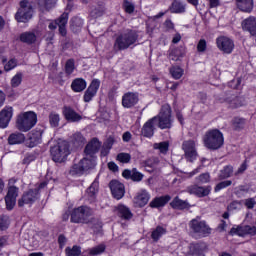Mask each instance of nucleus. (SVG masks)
Instances as JSON below:
<instances>
[{"label": "nucleus", "instance_id": "nucleus-37", "mask_svg": "<svg viewBox=\"0 0 256 256\" xmlns=\"http://www.w3.org/2000/svg\"><path fill=\"white\" fill-rule=\"evenodd\" d=\"M116 213L118 217H121V219H131V217H133L131 210H129V208H127L125 205H118L116 208Z\"/></svg>", "mask_w": 256, "mask_h": 256}, {"label": "nucleus", "instance_id": "nucleus-6", "mask_svg": "<svg viewBox=\"0 0 256 256\" xmlns=\"http://www.w3.org/2000/svg\"><path fill=\"white\" fill-rule=\"evenodd\" d=\"M93 215V209L87 206H80L71 212V223H89V218Z\"/></svg>", "mask_w": 256, "mask_h": 256}, {"label": "nucleus", "instance_id": "nucleus-46", "mask_svg": "<svg viewBox=\"0 0 256 256\" xmlns=\"http://www.w3.org/2000/svg\"><path fill=\"white\" fill-rule=\"evenodd\" d=\"M232 127L235 131H241V129H243L245 127V119L235 117L232 120Z\"/></svg>", "mask_w": 256, "mask_h": 256}, {"label": "nucleus", "instance_id": "nucleus-59", "mask_svg": "<svg viewBox=\"0 0 256 256\" xmlns=\"http://www.w3.org/2000/svg\"><path fill=\"white\" fill-rule=\"evenodd\" d=\"M9 227V217L1 216L0 217V229L1 231H5Z\"/></svg>", "mask_w": 256, "mask_h": 256}, {"label": "nucleus", "instance_id": "nucleus-30", "mask_svg": "<svg viewBox=\"0 0 256 256\" xmlns=\"http://www.w3.org/2000/svg\"><path fill=\"white\" fill-rule=\"evenodd\" d=\"M243 31H248L249 33H256V18L249 17L242 22Z\"/></svg>", "mask_w": 256, "mask_h": 256}, {"label": "nucleus", "instance_id": "nucleus-56", "mask_svg": "<svg viewBox=\"0 0 256 256\" xmlns=\"http://www.w3.org/2000/svg\"><path fill=\"white\" fill-rule=\"evenodd\" d=\"M73 141L76 145H83V143H85V138L81 133L77 132L73 135Z\"/></svg>", "mask_w": 256, "mask_h": 256}, {"label": "nucleus", "instance_id": "nucleus-23", "mask_svg": "<svg viewBox=\"0 0 256 256\" xmlns=\"http://www.w3.org/2000/svg\"><path fill=\"white\" fill-rule=\"evenodd\" d=\"M149 199H151V194H149L147 190L142 189L134 197V203L139 207H145V205L149 203Z\"/></svg>", "mask_w": 256, "mask_h": 256}, {"label": "nucleus", "instance_id": "nucleus-58", "mask_svg": "<svg viewBox=\"0 0 256 256\" xmlns=\"http://www.w3.org/2000/svg\"><path fill=\"white\" fill-rule=\"evenodd\" d=\"M198 53H205L207 51V41L205 39H201L197 44Z\"/></svg>", "mask_w": 256, "mask_h": 256}, {"label": "nucleus", "instance_id": "nucleus-35", "mask_svg": "<svg viewBox=\"0 0 256 256\" xmlns=\"http://www.w3.org/2000/svg\"><path fill=\"white\" fill-rule=\"evenodd\" d=\"M226 103L230 109H237L239 107H243V98L230 96L226 99Z\"/></svg>", "mask_w": 256, "mask_h": 256}, {"label": "nucleus", "instance_id": "nucleus-17", "mask_svg": "<svg viewBox=\"0 0 256 256\" xmlns=\"http://www.w3.org/2000/svg\"><path fill=\"white\" fill-rule=\"evenodd\" d=\"M137 103H139V93L137 92H126L122 96V106L125 109H131L135 107Z\"/></svg>", "mask_w": 256, "mask_h": 256}, {"label": "nucleus", "instance_id": "nucleus-36", "mask_svg": "<svg viewBox=\"0 0 256 256\" xmlns=\"http://www.w3.org/2000/svg\"><path fill=\"white\" fill-rule=\"evenodd\" d=\"M38 3V7L40 11H50V9H53L55 7V3H57V0H36Z\"/></svg>", "mask_w": 256, "mask_h": 256}, {"label": "nucleus", "instance_id": "nucleus-19", "mask_svg": "<svg viewBox=\"0 0 256 256\" xmlns=\"http://www.w3.org/2000/svg\"><path fill=\"white\" fill-rule=\"evenodd\" d=\"M13 117V107L6 106L0 112V129H6Z\"/></svg>", "mask_w": 256, "mask_h": 256}, {"label": "nucleus", "instance_id": "nucleus-54", "mask_svg": "<svg viewBox=\"0 0 256 256\" xmlns=\"http://www.w3.org/2000/svg\"><path fill=\"white\" fill-rule=\"evenodd\" d=\"M75 71V61L73 59H70L66 62L65 66V72L67 75H71Z\"/></svg>", "mask_w": 256, "mask_h": 256}, {"label": "nucleus", "instance_id": "nucleus-12", "mask_svg": "<svg viewBox=\"0 0 256 256\" xmlns=\"http://www.w3.org/2000/svg\"><path fill=\"white\" fill-rule=\"evenodd\" d=\"M17 197H19V188L17 186H8L7 194L4 198L6 203V209L8 211H13L15 205L17 204Z\"/></svg>", "mask_w": 256, "mask_h": 256}, {"label": "nucleus", "instance_id": "nucleus-44", "mask_svg": "<svg viewBox=\"0 0 256 256\" xmlns=\"http://www.w3.org/2000/svg\"><path fill=\"white\" fill-rule=\"evenodd\" d=\"M231 175H233V166L227 165L220 171V174L218 177L219 179H229Z\"/></svg>", "mask_w": 256, "mask_h": 256}, {"label": "nucleus", "instance_id": "nucleus-11", "mask_svg": "<svg viewBox=\"0 0 256 256\" xmlns=\"http://www.w3.org/2000/svg\"><path fill=\"white\" fill-rule=\"evenodd\" d=\"M182 149L184 151V157L190 163H193L197 159V142L195 140H186L182 143Z\"/></svg>", "mask_w": 256, "mask_h": 256}, {"label": "nucleus", "instance_id": "nucleus-43", "mask_svg": "<svg viewBox=\"0 0 256 256\" xmlns=\"http://www.w3.org/2000/svg\"><path fill=\"white\" fill-rule=\"evenodd\" d=\"M20 41H22V43H35V41H37V36H35L34 33H23L20 35Z\"/></svg>", "mask_w": 256, "mask_h": 256}, {"label": "nucleus", "instance_id": "nucleus-50", "mask_svg": "<svg viewBox=\"0 0 256 256\" xmlns=\"http://www.w3.org/2000/svg\"><path fill=\"white\" fill-rule=\"evenodd\" d=\"M23 81V73L18 72L15 76L11 79V86L12 87H19L21 82Z\"/></svg>", "mask_w": 256, "mask_h": 256}, {"label": "nucleus", "instance_id": "nucleus-26", "mask_svg": "<svg viewBox=\"0 0 256 256\" xmlns=\"http://www.w3.org/2000/svg\"><path fill=\"white\" fill-rule=\"evenodd\" d=\"M236 7L243 13H251L254 7V0H235Z\"/></svg>", "mask_w": 256, "mask_h": 256}, {"label": "nucleus", "instance_id": "nucleus-63", "mask_svg": "<svg viewBox=\"0 0 256 256\" xmlns=\"http://www.w3.org/2000/svg\"><path fill=\"white\" fill-rule=\"evenodd\" d=\"M241 209V203L234 201L228 205V211H237Z\"/></svg>", "mask_w": 256, "mask_h": 256}, {"label": "nucleus", "instance_id": "nucleus-13", "mask_svg": "<svg viewBox=\"0 0 256 256\" xmlns=\"http://www.w3.org/2000/svg\"><path fill=\"white\" fill-rule=\"evenodd\" d=\"M157 117H152L148 119L142 126L140 135L146 137V139H151L155 135V130L157 129Z\"/></svg>", "mask_w": 256, "mask_h": 256}, {"label": "nucleus", "instance_id": "nucleus-53", "mask_svg": "<svg viewBox=\"0 0 256 256\" xmlns=\"http://www.w3.org/2000/svg\"><path fill=\"white\" fill-rule=\"evenodd\" d=\"M209 181H211V175H209V173H203L196 177V182L202 185L205 183H209Z\"/></svg>", "mask_w": 256, "mask_h": 256}, {"label": "nucleus", "instance_id": "nucleus-38", "mask_svg": "<svg viewBox=\"0 0 256 256\" xmlns=\"http://www.w3.org/2000/svg\"><path fill=\"white\" fill-rule=\"evenodd\" d=\"M98 191H99V183L93 182L86 191V195L89 201L91 202L95 201Z\"/></svg>", "mask_w": 256, "mask_h": 256}, {"label": "nucleus", "instance_id": "nucleus-4", "mask_svg": "<svg viewBox=\"0 0 256 256\" xmlns=\"http://www.w3.org/2000/svg\"><path fill=\"white\" fill-rule=\"evenodd\" d=\"M51 156L55 163H63L69 156V143L67 141H60L50 150Z\"/></svg>", "mask_w": 256, "mask_h": 256}, {"label": "nucleus", "instance_id": "nucleus-49", "mask_svg": "<svg viewBox=\"0 0 256 256\" xmlns=\"http://www.w3.org/2000/svg\"><path fill=\"white\" fill-rule=\"evenodd\" d=\"M123 9L125 13H128L129 15H131L135 12V4H133L129 0H124Z\"/></svg>", "mask_w": 256, "mask_h": 256}, {"label": "nucleus", "instance_id": "nucleus-5", "mask_svg": "<svg viewBox=\"0 0 256 256\" xmlns=\"http://www.w3.org/2000/svg\"><path fill=\"white\" fill-rule=\"evenodd\" d=\"M137 43V34L124 33L116 37L114 42V51H125L129 49L131 45Z\"/></svg>", "mask_w": 256, "mask_h": 256}, {"label": "nucleus", "instance_id": "nucleus-18", "mask_svg": "<svg viewBox=\"0 0 256 256\" xmlns=\"http://www.w3.org/2000/svg\"><path fill=\"white\" fill-rule=\"evenodd\" d=\"M101 86V81L94 79L92 80L91 84L87 88L84 93V101L85 103H89L93 100V97L97 95V91H99V87Z\"/></svg>", "mask_w": 256, "mask_h": 256}, {"label": "nucleus", "instance_id": "nucleus-27", "mask_svg": "<svg viewBox=\"0 0 256 256\" xmlns=\"http://www.w3.org/2000/svg\"><path fill=\"white\" fill-rule=\"evenodd\" d=\"M169 201H171V196L169 195L160 196V197L154 198L150 202L149 206L152 207V209H159V207H165V205H167Z\"/></svg>", "mask_w": 256, "mask_h": 256}, {"label": "nucleus", "instance_id": "nucleus-9", "mask_svg": "<svg viewBox=\"0 0 256 256\" xmlns=\"http://www.w3.org/2000/svg\"><path fill=\"white\" fill-rule=\"evenodd\" d=\"M33 17V9L27 0H23L20 2V8L16 13V20L18 23H27L29 19Z\"/></svg>", "mask_w": 256, "mask_h": 256}, {"label": "nucleus", "instance_id": "nucleus-48", "mask_svg": "<svg viewBox=\"0 0 256 256\" xmlns=\"http://www.w3.org/2000/svg\"><path fill=\"white\" fill-rule=\"evenodd\" d=\"M65 253L67 256H80L81 247L79 246H73L72 248L68 247L65 249Z\"/></svg>", "mask_w": 256, "mask_h": 256}, {"label": "nucleus", "instance_id": "nucleus-22", "mask_svg": "<svg viewBox=\"0 0 256 256\" xmlns=\"http://www.w3.org/2000/svg\"><path fill=\"white\" fill-rule=\"evenodd\" d=\"M187 191L190 193V195H196L197 197H207V195L211 193V186L192 185L187 188Z\"/></svg>", "mask_w": 256, "mask_h": 256}, {"label": "nucleus", "instance_id": "nucleus-16", "mask_svg": "<svg viewBox=\"0 0 256 256\" xmlns=\"http://www.w3.org/2000/svg\"><path fill=\"white\" fill-rule=\"evenodd\" d=\"M230 234L238 235L239 237H246V235H250V237H255L256 226H251V225L237 226L236 228H232L230 230Z\"/></svg>", "mask_w": 256, "mask_h": 256}, {"label": "nucleus", "instance_id": "nucleus-64", "mask_svg": "<svg viewBox=\"0 0 256 256\" xmlns=\"http://www.w3.org/2000/svg\"><path fill=\"white\" fill-rule=\"evenodd\" d=\"M244 205H245V207H247V209H253V207H255V205H256L255 198L246 199L244 202Z\"/></svg>", "mask_w": 256, "mask_h": 256}, {"label": "nucleus", "instance_id": "nucleus-62", "mask_svg": "<svg viewBox=\"0 0 256 256\" xmlns=\"http://www.w3.org/2000/svg\"><path fill=\"white\" fill-rule=\"evenodd\" d=\"M188 253L189 255H197L199 253V244H190Z\"/></svg>", "mask_w": 256, "mask_h": 256}, {"label": "nucleus", "instance_id": "nucleus-33", "mask_svg": "<svg viewBox=\"0 0 256 256\" xmlns=\"http://www.w3.org/2000/svg\"><path fill=\"white\" fill-rule=\"evenodd\" d=\"M105 15V4L100 3L93 7V9L90 11V17L92 19H99V17H103Z\"/></svg>", "mask_w": 256, "mask_h": 256}, {"label": "nucleus", "instance_id": "nucleus-40", "mask_svg": "<svg viewBox=\"0 0 256 256\" xmlns=\"http://www.w3.org/2000/svg\"><path fill=\"white\" fill-rule=\"evenodd\" d=\"M153 149L159 151L162 155H167L169 152V141H163L160 143H154Z\"/></svg>", "mask_w": 256, "mask_h": 256}, {"label": "nucleus", "instance_id": "nucleus-24", "mask_svg": "<svg viewBox=\"0 0 256 256\" xmlns=\"http://www.w3.org/2000/svg\"><path fill=\"white\" fill-rule=\"evenodd\" d=\"M122 176L124 177V179H131L136 183L143 181V177H144L143 173L139 172L137 168H133L132 170H124L122 173Z\"/></svg>", "mask_w": 256, "mask_h": 256}, {"label": "nucleus", "instance_id": "nucleus-21", "mask_svg": "<svg viewBox=\"0 0 256 256\" xmlns=\"http://www.w3.org/2000/svg\"><path fill=\"white\" fill-rule=\"evenodd\" d=\"M62 115L64 116V119L66 121H69L70 123H77L83 119V117L77 113L73 108L69 106H64L62 109Z\"/></svg>", "mask_w": 256, "mask_h": 256}, {"label": "nucleus", "instance_id": "nucleus-57", "mask_svg": "<svg viewBox=\"0 0 256 256\" xmlns=\"http://www.w3.org/2000/svg\"><path fill=\"white\" fill-rule=\"evenodd\" d=\"M183 55H185V52H179L178 49L172 51V53L170 54V59L172 61H179V59H181V57H183Z\"/></svg>", "mask_w": 256, "mask_h": 256}, {"label": "nucleus", "instance_id": "nucleus-42", "mask_svg": "<svg viewBox=\"0 0 256 256\" xmlns=\"http://www.w3.org/2000/svg\"><path fill=\"white\" fill-rule=\"evenodd\" d=\"M48 119L51 127H59V123L61 122V115L59 113L55 111L50 112Z\"/></svg>", "mask_w": 256, "mask_h": 256}, {"label": "nucleus", "instance_id": "nucleus-28", "mask_svg": "<svg viewBox=\"0 0 256 256\" xmlns=\"http://www.w3.org/2000/svg\"><path fill=\"white\" fill-rule=\"evenodd\" d=\"M71 89L74 93H81V91L87 89V81L83 78H76L72 81Z\"/></svg>", "mask_w": 256, "mask_h": 256}, {"label": "nucleus", "instance_id": "nucleus-34", "mask_svg": "<svg viewBox=\"0 0 256 256\" xmlns=\"http://www.w3.org/2000/svg\"><path fill=\"white\" fill-rule=\"evenodd\" d=\"M144 167L146 171H149L150 173L155 171L157 167H159V158L157 157H151L144 161Z\"/></svg>", "mask_w": 256, "mask_h": 256}, {"label": "nucleus", "instance_id": "nucleus-1", "mask_svg": "<svg viewBox=\"0 0 256 256\" xmlns=\"http://www.w3.org/2000/svg\"><path fill=\"white\" fill-rule=\"evenodd\" d=\"M203 141L204 146L207 149L216 151L217 149H221V147H223V143H225V138L223 137V132L217 129H213L205 133Z\"/></svg>", "mask_w": 256, "mask_h": 256}, {"label": "nucleus", "instance_id": "nucleus-31", "mask_svg": "<svg viewBox=\"0 0 256 256\" xmlns=\"http://www.w3.org/2000/svg\"><path fill=\"white\" fill-rule=\"evenodd\" d=\"M9 145H21V143H25V134L20 132H15L9 135L8 137Z\"/></svg>", "mask_w": 256, "mask_h": 256}, {"label": "nucleus", "instance_id": "nucleus-10", "mask_svg": "<svg viewBox=\"0 0 256 256\" xmlns=\"http://www.w3.org/2000/svg\"><path fill=\"white\" fill-rule=\"evenodd\" d=\"M216 46L217 49L225 55H231L235 50V42L227 36H219L216 38Z\"/></svg>", "mask_w": 256, "mask_h": 256}, {"label": "nucleus", "instance_id": "nucleus-25", "mask_svg": "<svg viewBox=\"0 0 256 256\" xmlns=\"http://www.w3.org/2000/svg\"><path fill=\"white\" fill-rule=\"evenodd\" d=\"M99 149H101V143H100L99 139L93 138L86 145L85 153H86V155H90L89 159H91V157H93L92 155H95V153H97V151H99Z\"/></svg>", "mask_w": 256, "mask_h": 256}, {"label": "nucleus", "instance_id": "nucleus-14", "mask_svg": "<svg viewBox=\"0 0 256 256\" xmlns=\"http://www.w3.org/2000/svg\"><path fill=\"white\" fill-rule=\"evenodd\" d=\"M69 21V14L64 12L58 19L49 23L48 28L50 31H55L59 28V33H65L67 31V22Z\"/></svg>", "mask_w": 256, "mask_h": 256}, {"label": "nucleus", "instance_id": "nucleus-15", "mask_svg": "<svg viewBox=\"0 0 256 256\" xmlns=\"http://www.w3.org/2000/svg\"><path fill=\"white\" fill-rule=\"evenodd\" d=\"M39 199V190H29L24 192L21 198L18 200V206L25 207V205H33L35 201Z\"/></svg>", "mask_w": 256, "mask_h": 256}, {"label": "nucleus", "instance_id": "nucleus-45", "mask_svg": "<svg viewBox=\"0 0 256 256\" xmlns=\"http://www.w3.org/2000/svg\"><path fill=\"white\" fill-rule=\"evenodd\" d=\"M183 73H185V71L179 66H172L170 68V75H172L173 79H181Z\"/></svg>", "mask_w": 256, "mask_h": 256}, {"label": "nucleus", "instance_id": "nucleus-29", "mask_svg": "<svg viewBox=\"0 0 256 256\" xmlns=\"http://www.w3.org/2000/svg\"><path fill=\"white\" fill-rule=\"evenodd\" d=\"M186 9H187V5L181 2L180 0H174L169 7L170 13H176V14L185 13Z\"/></svg>", "mask_w": 256, "mask_h": 256}, {"label": "nucleus", "instance_id": "nucleus-3", "mask_svg": "<svg viewBox=\"0 0 256 256\" xmlns=\"http://www.w3.org/2000/svg\"><path fill=\"white\" fill-rule=\"evenodd\" d=\"M171 106L162 105L160 112L156 117V125L159 129H171L173 127V116L171 115Z\"/></svg>", "mask_w": 256, "mask_h": 256}, {"label": "nucleus", "instance_id": "nucleus-55", "mask_svg": "<svg viewBox=\"0 0 256 256\" xmlns=\"http://www.w3.org/2000/svg\"><path fill=\"white\" fill-rule=\"evenodd\" d=\"M17 67V59L12 58L4 64L5 71H11Z\"/></svg>", "mask_w": 256, "mask_h": 256}, {"label": "nucleus", "instance_id": "nucleus-51", "mask_svg": "<svg viewBox=\"0 0 256 256\" xmlns=\"http://www.w3.org/2000/svg\"><path fill=\"white\" fill-rule=\"evenodd\" d=\"M81 27H83V19L75 17L71 20L72 31H77V29H81Z\"/></svg>", "mask_w": 256, "mask_h": 256}, {"label": "nucleus", "instance_id": "nucleus-41", "mask_svg": "<svg viewBox=\"0 0 256 256\" xmlns=\"http://www.w3.org/2000/svg\"><path fill=\"white\" fill-rule=\"evenodd\" d=\"M173 209H187L189 207V203L187 201L181 200L179 197H175L173 201L170 203Z\"/></svg>", "mask_w": 256, "mask_h": 256}, {"label": "nucleus", "instance_id": "nucleus-8", "mask_svg": "<svg viewBox=\"0 0 256 256\" xmlns=\"http://www.w3.org/2000/svg\"><path fill=\"white\" fill-rule=\"evenodd\" d=\"M188 227L191 231V233H195L196 235H199L200 237H205L206 235L211 234V228L209 225H207V222L201 220L200 217H196L192 219L188 223Z\"/></svg>", "mask_w": 256, "mask_h": 256}, {"label": "nucleus", "instance_id": "nucleus-20", "mask_svg": "<svg viewBox=\"0 0 256 256\" xmlns=\"http://www.w3.org/2000/svg\"><path fill=\"white\" fill-rule=\"evenodd\" d=\"M110 189L115 199H123L125 196V185L117 180H112L110 182Z\"/></svg>", "mask_w": 256, "mask_h": 256}, {"label": "nucleus", "instance_id": "nucleus-61", "mask_svg": "<svg viewBox=\"0 0 256 256\" xmlns=\"http://www.w3.org/2000/svg\"><path fill=\"white\" fill-rule=\"evenodd\" d=\"M163 25L166 31H175V24L173 21H171V19H167Z\"/></svg>", "mask_w": 256, "mask_h": 256}, {"label": "nucleus", "instance_id": "nucleus-2", "mask_svg": "<svg viewBox=\"0 0 256 256\" xmlns=\"http://www.w3.org/2000/svg\"><path fill=\"white\" fill-rule=\"evenodd\" d=\"M35 125H37V114L35 112H24L16 120V128L23 133L31 131Z\"/></svg>", "mask_w": 256, "mask_h": 256}, {"label": "nucleus", "instance_id": "nucleus-39", "mask_svg": "<svg viewBox=\"0 0 256 256\" xmlns=\"http://www.w3.org/2000/svg\"><path fill=\"white\" fill-rule=\"evenodd\" d=\"M166 234H167V228L163 226H157L154 230H152L151 239L157 242L163 235H166Z\"/></svg>", "mask_w": 256, "mask_h": 256}, {"label": "nucleus", "instance_id": "nucleus-47", "mask_svg": "<svg viewBox=\"0 0 256 256\" xmlns=\"http://www.w3.org/2000/svg\"><path fill=\"white\" fill-rule=\"evenodd\" d=\"M231 185H233V181L224 180L215 186L214 191L215 193H219V191H221L222 189H227V187H231Z\"/></svg>", "mask_w": 256, "mask_h": 256}, {"label": "nucleus", "instance_id": "nucleus-52", "mask_svg": "<svg viewBox=\"0 0 256 256\" xmlns=\"http://www.w3.org/2000/svg\"><path fill=\"white\" fill-rule=\"evenodd\" d=\"M116 159L120 163H130V161H131V154L122 152V153H119L117 155Z\"/></svg>", "mask_w": 256, "mask_h": 256}, {"label": "nucleus", "instance_id": "nucleus-7", "mask_svg": "<svg viewBox=\"0 0 256 256\" xmlns=\"http://www.w3.org/2000/svg\"><path fill=\"white\" fill-rule=\"evenodd\" d=\"M95 157H90V158H83L82 160L79 161V163L74 164L71 169H70V175H84V173H87L89 169H93L95 167Z\"/></svg>", "mask_w": 256, "mask_h": 256}, {"label": "nucleus", "instance_id": "nucleus-60", "mask_svg": "<svg viewBox=\"0 0 256 256\" xmlns=\"http://www.w3.org/2000/svg\"><path fill=\"white\" fill-rule=\"evenodd\" d=\"M105 251V246L104 245H99L96 246L92 249H90V255H101Z\"/></svg>", "mask_w": 256, "mask_h": 256}, {"label": "nucleus", "instance_id": "nucleus-32", "mask_svg": "<svg viewBox=\"0 0 256 256\" xmlns=\"http://www.w3.org/2000/svg\"><path fill=\"white\" fill-rule=\"evenodd\" d=\"M31 147H35V145H39L41 143V139L43 137V132L41 130H34L28 134Z\"/></svg>", "mask_w": 256, "mask_h": 256}]
</instances>
